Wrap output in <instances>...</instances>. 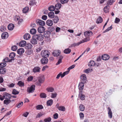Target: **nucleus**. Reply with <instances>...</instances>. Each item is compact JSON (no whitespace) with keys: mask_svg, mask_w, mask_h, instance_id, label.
Listing matches in <instances>:
<instances>
[{"mask_svg":"<svg viewBox=\"0 0 122 122\" xmlns=\"http://www.w3.org/2000/svg\"><path fill=\"white\" fill-rule=\"evenodd\" d=\"M50 53L47 50H43L41 52V55L42 57H47L49 56Z\"/></svg>","mask_w":122,"mask_h":122,"instance_id":"obj_1","label":"nucleus"},{"mask_svg":"<svg viewBox=\"0 0 122 122\" xmlns=\"http://www.w3.org/2000/svg\"><path fill=\"white\" fill-rule=\"evenodd\" d=\"M35 38L39 41H42L44 38V36L41 34L40 33L38 34L34 35Z\"/></svg>","mask_w":122,"mask_h":122,"instance_id":"obj_2","label":"nucleus"},{"mask_svg":"<svg viewBox=\"0 0 122 122\" xmlns=\"http://www.w3.org/2000/svg\"><path fill=\"white\" fill-rule=\"evenodd\" d=\"M35 85H32L29 88H28L27 90V92L29 93L33 92L35 90Z\"/></svg>","mask_w":122,"mask_h":122,"instance_id":"obj_3","label":"nucleus"},{"mask_svg":"<svg viewBox=\"0 0 122 122\" xmlns=\"http://www.w3.org/2000/svg\"><path fill=\"white\" fill-rule=\"evenodd\" d=\"M41 60V62L42 64H46L48 62V60L47 57H42Z\"/></svg>","mask_w":122,"mask_h":122,"instance_id":"obj_4","label":"nucleus"},{"mask_svg":"<svg viewBox=\"0 0 122 122\" xmlns=\"http://www.w3.org/2000/svg\"><path fill=\"white\" fill-rule=\"evenodd\" d=\"M36 22L37 24L41 26H44L45 24V23L44 21L39 19L36 20Z\"/></svg>","mask_w":122,"mask_h":122,"instance_id":"obj_5","label":"nucleus"},{"mask_svg":"<svg viewBox=\"0 0 122 122\" xmlns=\"http://www.w3.org/2000/svg\"><path fill=\"white\" fill-rule=\"evenodd\" d=\"M30 42L33 45H35L37 43V41L36 38H35V36L34 35L32 38L30 40Z\"/></svg>","mask_w":122,"mask_h":122,"instance_id":"obj_6","label":"nucleus"},{"mask_svg":"<svg viewBox=\"0 0 122 122\" xmlns=\"http://www.w3.org/2000/svg\"><path fill=\"white\" fill-rule=\"evenodd\" d=\"M81 80V82L85 83L86 81V76L85 75L83 74L80 77Z\"/></svg>","mask_w":122,"mask_h":122,"instance_id":"obj_7","label":"nucleus"},{"mask_svg":"<svg viewBox=\"0 0 122 122\" xmlns=\"http://www.w3.org/2000/svg\"><path fill=\"white\" fill-rule=\"evenodd\" d=\"M45 28L43 26H40L38 27V31L39 33H43L44 32Z\"/></svg>","mask_w":122,"mask_h":122,"instance_id":"obj_8","label":"nucleus"},{"mask_svg":"<svg viewBox=\"0 0 122 122\" xmlns=\"http://www.w3.org/2000/svg\"><path fill=\"white\" fill-rule=\"evenodd\" d=\"M85 83H83V82H81L79 84L78 86V88L81 92H82V90L84 88V84Z\"/></svg>","mask_w":122,"mask_h":122,"instance_id":"obj_9","label":"nucleus"},{"mask_svg":"<svg viewBox=\"0 0 122 122\" xmlns=\"http://www.w3.org/2000/svg\"><path fill=\"white\" fill-rule=\"evenodd\" d=\"M8 36V33L6 32H4L2 33L1 37L2 39H5L7 38Z\"/></svg>","mask_w":122,"mask_h":122,"instance_id":"obj_10","label":"nucleus"},{"mask_svg":"<svg viewBox=\"0 0 122 122\" xmlns=\"http://www.w3.org/2000/svg\"><path fill=\"white\" fill-rule=\"evenodd\" d=\"M45 80L44 76H41L38 77V80L39 82L41 83H43Z\"/></svg>","mask_w":122,"mask_h":122,"instance_id":"obj_11","label":"nucleus"},{"mask_svg":"<svg viewBox=\"0 0 122 122\" xmlns=\"http://www.w3.org/2000/svg\"><path fill=\"white\" fill-rule=\"evenodd\" d=\"M109 56L107 54L103 55L102 57V59L104 60H107L109 59Z\"/></svg>","mask_w":122,"mask_h":122,"instance_id":"obj_12","label":"nucleus"},{"mask_svg":"<svg viewBox=\"0 0 122 122\" xmlns=\"http://www.w3.org/2000/svg\"><path fill=\"white\" fill-rule=\"evenodd\" d=\"M115 0H108L105 4L106 5H111L115 1Z\"/></svg>","mask_w":122,"mask_h":122,"instance_id":"obj_13","label":"nucleus"},{"mask_svg":"<svg viewBox=\"0 0 122 122\" xmlns=\"http://www.w3.org/2000/svg\"><path fill=\"white\" fill-rule=\"evenodd\" d=\"M108 115L109 118H111L112 117V113L110 107H108Z\"/></svg>","mask_w":122,"mask_h":122,"instance_id":"obj_14","label":"nucleus"},{"mask_svg":"<svg viewBox=\"0 0 122 122\" xmlns=\"http://www.w3.org/2000/svg\"><path fill=\"white\" fill-rule=\"evenodd\" d=\"M50 33V32L49 31H46L44 32L43 35L45 38H47L49 36Z\"/></svg>","mask_w":122,"mask_h":122,"instance_id":"obj_15","label":"nucleus"},{"mask_svg":"<svg viewBox=\"0 0 122 122\" xmlns=\"http://www.w3.org/2000/svg\"><path fill=\"white\" fill-rule=\"evenodd\" d=\"M41 70L40 68L38 66H36L33 69V71L34 73H36V72H39Z\"/></svg>","mask_w":122,"mask_h":122,"instance_id":"obj_16","label":"nucleus"},{"mask_svg":"<svg viewBox=\"0 0 122 122\" xmlns=\"http://www.w3.org/2000/svg\"><path fill=\"white\" fill-rule=\"evenodd\" d=\"M60 53V50H58L53 52L52 53V54L55 56H59Z\"/></svg>","mask_w":122,"mask_h":122,"instance_id":"obj_17","label":"nucleus"},{"mask_svg":"<svg viewBox=\"0 0 122 122\" xmlns=\"http://www.w3.org/2000/svg\"><path fill=\"white\" fill-rule=\"evenodd\" d=\"M53 20L54 23H56L58 22L59 21V19L58 17L57 16H54Z\"/></svg>","mask_w":122,"mask_h":122,"instance_id":"obj_18","label":"nucleus"},{"mask_svg":"<svg viewBox=\"0 0 122 122\" xmlns=\"http://www.w3.org/2000/svg\"><path fill=\"white\" fill-rule=\"evenodd\" d=\"M107 5L104 7L103 9L105 13H107L109 12V10L110 7L109 6Z\"/></svg>","mask_w":122,"mask_h":122,"instance_id":"obj_19","label":"nucleus"},{"mask_svg":"<svg viewBox=\"0 0 122 122\" xmlns=\"http://www.w3.org/2000/svg\"><path fill=\"white\" fill-rule=\"evenodd\" d=\"M24 52V49L22 48L19 49L17 51V53L20 55H21Z\"/></svg>","mask_w":122,"mask_h":122,"instance_id":"obj_20","label":"nucleus"},{"mask_svg":"<svg viewBox=\"0 0 122 122\" xmlns=\"http://www.w3.org/2000/svg\"><path fill=\"white\" fill-rule=\"evenodd\" d=\"M92 32L90 30L86 31L84 33V35L86 36H89L92 35Z\"/></svg>","mask_w":122,"mask_h":122,"instance_id":"obj_21","label":"nucleus"},{"mask_svg":"<svg viewBox=\"0 0 122 122\" xmlns=\"http://www.w3.org/2000/svg\"><path fill=\"white\" fill-rule=\"evenodd\" d=\"M47 25L50 26H52L53 25V22L52 20H47L46 22Z\"/></svg>","mask_w":122,"mask_h":122,"instance_id":"obj_22","label":"nucleus"},{"mask_svg":"<svg viewBox=\"0 0 122 122\" xmlns=\"http://www.w3.org/2000/svg\"><path fill=\"white\" fill-rule=\"evenodd\" d=\"M14 27V25L13 24H10L8 26V29L9 30H12Z\"/></svg>","mask_w":122,"mask_h":122,"instance_id":"obj_23","label":"nucleus"},{"mask_svg":"<svg viewBox=\"0 0 122 122\" xmlns=\"http://www.w3.org/2000/svg\"><path fill=\"white\" fill-rule=\"evenodd\" d=\"M26 42L25 41H22L19 43V45L21 47H24L26 45Z\"/></svg>","mask_w":122,"mask_h":122,"instance_id":"obj_24","label":"nucleus"},{"mask_svg":"<svg viewBox=\"0 0 122 122\" xmlns=\"http://www.w3.org/2000/svg\"><path fill=\"white\" fill-rule=\"evenodd\" d=\"M62 5L60 3H57L56 4L55 6V9L57 10H58L61 7Z\"/></svg>","mask_w":122,"mask_h":122,"instance_id":"obj_25","label":"nucleus"},{"mask_svg":"<svg viewBox=\"0 0 122 122\" xmlns=\"http://www.w3.org/2000/svg\"><path fill=\"white\" fill-rule=\"evenodd\" d=\"M33 46L30 43H28L26 45L25 48L26 49H31L32 48Z\"/></svg>","mask_w":122,"mask_h":122,"instance_id":"obj_26","label":"nucleus"},{"mask_svg":"<svg viewBox=\"0 0 122 122\" xmlns=\"http://www.w3.org/2000/svg\"><path fill=\"white\" fill-rule=\"evenodd\" d=\"M6 69L5 68H0V73L2 74H5L6 72Z\"/></svg>","mask_w":122,"mask_h":122,"instance_id":"obj_27","label":"nucleus"},{"mask_svg":"<svg viewBox=\"0 0 122 122\" xmlns=\"http://www.w3.org/2000/svg\"><path fill=\"white\" fill-rule=\"evenodd\" d=\"M103 21V19L102 17L99 16L97 18L96 21V23L97 24L101 23Z\"/></svg>","mask_w":122,"mask_h":122,"instance_id":"obj_28","label":"nucleus"},{"mask_svg":"<svg viewBox=\"0 0 122 122\" xmlns=\"http://www.w3.org/2000/svg\"><path fill=\"white\" fill-rule=\"evenodd\" d=\"M4 94L6 96V97L5 98V99H10L12 96L11 95L7 92L4 93Z\"/></svg>","mask_w":122,"mask_h":122,"instance_id":"obj_29","label":"nucleus"},{"mask_svg":"<svg viewBox=\"0 0 122 122\" xmlns=\"http://www.w3.org/2000/svg\"><path fill=\"white\" fill-rule=\"evenodd\" d=\"M30 38V36L29 34L26 33L25 34L24 36V39L26 40H28Z\"/></svg>","mask_w":122,"mask_h":122,"instance_id":"obj_30","label":"nucleus"},{"mask_svg":"<svg viewBox=\"0 0 122 122\" xmlns=\"http://www.w3.org/2000/svg\"><path fill=\"white\" fill-rule=\"evenodd\" d=\"M48 15L49 17L51 18H53L55 16L54 13L52 11L50 12L49 13Z\"/></svg>","mask_w":122,"mask_h":122,"instance_id":"obj_31","label":"nucleus"},{"mask_svg":"<svg viewBox=\"0 0 122 122\" xmlns=\"http://www.w3.org/2000/svg\"><path fill=\"white\" fill-rule=\"evenodd\" d=\"M81 92L79 93V95H80V99L82 100H83L85 99V96L84 94H82L81 93Z\"/></svg>","mask_w":122,"mask_h":122,"instance_id":"obj_32","label":"nucleus"},{"mask_svg":"<svg viewBox=\"0 0 122 122\" xmlns=\"http://www.w3.org/2000/svg\"><path fill=\"white\" fill-rule=\"evenodd\" d=\"M63 58V56H61L60 57L59 59L58 62L56 63V65L59 64L61 63L62 62V60Z\"/></svg>","mask_w":122,"mask_h":122,"instance_id":"obj_33","label":"nucleus"},{"mask_svg":"<svg viewBox=\"0 0 122 122\" xmlns=\"http://www.w3.org/2000/svg\"><path fill=\"white\" fill-rule=\"evenodd\" d=\"M93 71L92 69L91 68H88L84 70V72L86 73H88L92 72Z\"/></svg>","mask_w":122,"mask_h":122,"instance_id":"obj_34","label":"nucleus"},{"mask_svg":"<svg viewBox=\"0 0 122 122\" xmlns=\"http://www.w3.org/2000/svg\"><path fill=\"white\" fill-rule=\"evenodd\" d=\"M79 108L81 111H83L85 110V107L83 104H80L79 105Z\"/></svg>","mask_w":122,"mask_h":122,"instance_id":"obj_35","label":"nucleus"},{"mask_svg":"<svg viewBox=\"0 0 122 122\" xmlns=\"http://www.w3.org/2000/svg\"><path fill=\"white\" fill-rule=\"evenodd\" d=\"M71 50L70 49L67 48L65 49L64 51V53L66 54H69L71 51Z\"/></svg>","mask_w":122,"mask_h":122,"instance_id":"obj_36","label":"nucleus"},{"mask_svg":"<svg viewBox=\"0 0 122 122\" xmlns=\"http://www.w3.org/2000/svg\"><path fill=\"white\" fill-rule=\"evenodd\" d=\"M53 100L51 99H50L48 100L46 102L48 106H51L53 104Z\"/></svg>","mask_w":122,"mask_h":122,"instance_id":"obj_37","label":"nucleus"},{"mask_svg":"<svg viewBox=\"0 0 122 122\" xmlns=\"http://www.w3.org/2000/svg\"><path fill=\"white\" fill-rule=\"evenodd\" d=\"M90 40V38L89 36H87L86 38H85L83 40L81 41V43H83L87 41Z\"/></svg>","mask_w":122,"mask_h":122,"instance_id":"obj_38","label":"nucleus"},{"mask_svg":"<svg viewBox=\"0 0 122 122\" xmlns=\"http://www.w3.org/2000/svg\"><path fill=\"white\" fill-rule=\"evenodd\" d=\"M95 65V62L93 61H91L89 62L88 65L89 66H94Z\"/></svg>","mask_w":122,"mask_h":122,"instance_id":"obj_39","label":"nucleus"},{"mask_svg":"<svg viewBox=\"0 0 122 122\" xmlns=\"http://www.w3.org/2000/svg\"><path fill=\"white\" fill-rule=\"evenodd\" d=\"M11 102V101L10 99L5 100L4 101V103L6 105L8 104Z\"/></svg>","mask_w":122,"mask_h":122,"instance_id":"obj_40","label":"nucleus"},{"mask_svg":"<svg viewBox=\"0 0 122 122\" xmlns=\"http://www.w3.org/2000/svg\"><path fill=\"white\" fill-rule=\"evenodd\" d=\"M40 96L41 98H45L46 97V94L44 93H41L40 95Z\"/></svg>","mask_w":122,"mask_h":122,"instance_id":"obj_41","label":"nucleus"},{"mask_svg":"<svg viewBox=\"0 0 122 122\" xmlns=\"http://www.w3.org/2000/svg\"><path fill=\"white\" fill-rule=\"evenodd\" d=\"M58 109L62 111H65L66 110L65 107L62 106H59V107L58 108Z\"/></svg>","mask_w":122,"mask_h":122,"instance_id":"obj_42","label":"nucleus"},{"mask_svg":"<svg viewBox=\"0 0 122 122\" xmlns=\"http://www.w3.org/2000/svg\"><path fill=\"white\" fill-rule=\"evenodd\" d=\"M55 7L53 5H51L48 8L49 10L50 11H53L55 10Z\"/></svg>","mask_w":122,"mask_h":122,"instance_id":"obj_43","label":"nucleus"},{"mask_svg":"<svg viewBox=\"0 0 122 122\" xmlns=\"http://www.w3.org/2000/svg\"><path fill=\"white\" fill-rule=\"evenodd\" d=\"M29 5L31 6H33L36 4L35 1L34 0H31L29 2Z\"/></svg>","mask_w":122,"mask_h":122,"instance_id":"obj_44","label":"nucleus"},{"mask_svg":"<svg viewBox=\"0 0 122 122\" xmlns=\"http://www.w3.org/2000/svg\"><path fill=\"white\" fill-rule=\"evenodd\" d=\"M17 85L20 86L22 87L24 86V83L22 81H20L18 82Z\"/></svg>","mask_w":122,"mask_h":122,"instance_id":"obj_45","label":"nucleus"},{"mask_svg":"<svg viewBox=\"0 0 122 122\" xmlns=\"http://www.w3.org/2000/svg\"><path fill=\"white\" fill-rule=\"evenodd\" d=\"M29 7H26L23 9V12L24 13H26L29 10Z\"/></svg>","mask_w":122,"mask_h":122,"instance_id":"obj_46","label":"nucleus"},{"mask_svg":"<svg viewBox=\"0 0 122 122\" xmlns=\"http://www.w3.org/2000/svg\"><path fill=\"white\" fill-rule=\"evenodd\" d=\"M36 32V30L34 28H32L30 30V33L32 34H35Z\"/></svg>","mask_w":122,"mask_h":122,"instance_id":"obj_47","label":"nucleus"},{"mask_svg":"<svg viewBox=\"0 0 122 122\" xmlns=\"http://www.w3.org/2000/svg\"><path fill=\"white\" fill-rule=\"evenodd\" d=\"M46 90L48 92H52L54 91V89L52 87H50L47 88Z\"/></svg>","mask_w":122,"mask_h":122,"instance_id":"obj_48","label":"nucleus"},{"mask_svg":"<svg viewBox=\"0 0 122 122\" xmlns=\"http://www.w3.org/2000/svg\"><path fill=\"white\" fill-rule=\"evenodd\" d=\"M33 51L32 50H29L27 51L26 53L27 55H30L33 53Z\"/></svg>","mask_w":122,"mask_h":122,"instance_id":"obj_49","label":"nucleus"},{"mask_svg":"<svg viewBox=\"0 0 122 122\" xmlns=\"http://www.w3.org/2000/svg\"><path fill=\"white\" fill-rule=\"evenodd\" d=\"M19 93V92L15 89H13L12 92V94L15 95Z\"/></svg>","mask_w":122,"mask_h":122,"instance_id":"obj_50","label":"nucleus"},{"mask_svg":"<svg viewBox=\"0 0 122 122\" xmlns=\"http://www.w3.org/2000/svg\"><path fill=\"white\" fill-rule=\"evenodd\" d=\"M15 56V53L14 52L11 53L9 55L10 57L11 58H13Z\"/></svg>","mask_w":122,"mask_h":122,"instance_id":"obj_51","label":"nucleus"},{"mask_svg":"<svg viewBox=\"0 0 122 122\" xmlns=\"http://www.w3.org/2000/svg\"><path fill=\"white\" fill-rule=\"evenodd\" d=\"M6 64L5 62L1 63L0 64V67L3 68L6 66Z\"/></svg>","mask_w":122,"mask_h":122,"instance_id":"obj_52","label":"nucleus"},{"mask_svg":"<svg viewBox=\"0 0 122 122\" xmlns=\"http://www.w3.org/2000/svg\"><path fill=\"white\" fill-rule=\"evenodd\" d=\"M11 50L13 51H16L17 49V47L16 46H13L11 48Z\"/></svg>","mask_w":122,"mask_h":122,"instance_id":"obj_53","label":"nucleus"},{"mask_svg":"<svg viewBox=\"0 0 122 122\" xmlns=\"http://www.w3.org/2000/svg\"><path fill=\"white\" fill-rule=\"evenodd\" d=\"M81 41H80L79 42H78L77 43H73L71 45L72 46L75 47L76 46H78L81 43Z\"/></svg>","mask_w":122,"mask_h":122,"instance_id":"obj_54","label":"nucleus"},{"mask_svg":"<svg viewBox=\"0 0 122 122\" xmlns=\"http://www.w3.org/2000/svg\"><path fill=\"white\" fill-rule=\"evenodd\" d=\"M112 25H111L108 28L106 29L104 31L103 33H104L106 32H107L109 30H111L112 29Z\"/></svg>","mask_w":122,"mask_h":122,"instance_id":"obj_55","label":"nucleus"},{"mask_svg":"<svg viewBox=\"0 0 122 122\" xmlns=\"http://www.w3.org/2000/svg\"><path fill=\"white\" fill-rule=\"evenodd\" d=\"M51 120V117H49L47 118H45L44 119V121L45 122H50Z\"/></svg>","mask_w":122,"mask_h":122,"instance_id":"obj_56","label":"nucleus"},{"mask_svg":"<svg viewBox=\"0 0 122 122\" xmlns=\"http://www.w3.org/2000/svg\"><path fill=\"white\" fill-rule=\"evenodd\" d=\"M55 30V28L54 27L52 26L49 27L48 28V30H49V31L50 32L53 31Z\"/></svg>","mask_w":122,"mask_h":122,"instance_id":"obj_57","label":"nucleus"},{"mask_svg":"<svg viewBox=\"0 0 122 122\" xmlns=\"http://www.w3.org/2000/svg\"><path fill=\"white\" fill-rule=\"evenodd\" d=\"M36 108L37 110H40L41 109H42L43 108V107L41 105H37L36 107Z\"/></svg>","mask_w":122,"mask_h":122,"instance_id":"obj_58","label":"nucleus"},{"mask_svg":"<svg viewBox=\"0 0 122 122\" xmlns=\"http://www.w3.org/2000/svg\"><path fill=\"white\" fill-rule=\"evenodd\" d=\"M68 1L69 0H61L60 1L62 4H63L67 3Z\"/></svg>","mask_w":122,"mask_h":122,"instance_id":"obj_59","label":"nucleus"},{"mask_svg":"<svg viewBox=\"0 0 122 122\" xmlns=\"http://www.w3.org/2000/svg\"><path fill=\"white\" fill-rule=\"evenodd\" d=\"M6 30V27L4 26H2L0 29V30L1 32H3L4 31H5Z\"/></svg>","mask_w":122,"mask_h":122,"instance_id":"obj_60","label":"nucleus"},{"mask_svg":"<svg viewBox=\"0 0 122 122\" xmlns=\"http://www.w3.org/2000/svg\"><path fill=\"white\" fill-rule=\"evenodd\" d=\"M120 21V20L119 18L117 17H116L115 19L114 22L115 23H116L118 24Z\"/></svg>","mask_w":122,"mask_h":122,"instance_id":"obj_61","label":"nucleus"},{"mask_svg":"<svg viewBox=\"0 0 122 122\" xmlns=\"http://www.w3.org/2000/svg\"><path fill=\"white\" fill-rule=\"evenodd\" d=\"M23 103L22 102L19 103L17 106V107L18 108H20L23 105Z\"/></svg>","mask_w":122,"mask_h":122,"instance_id":"obj_62","label":"nucleus"},{"mask_svg":"<svg viewBox=\"0 0 122 122\" xmlns=\"http://www.w3.org/2000/svg\"><path fill=\"white\" fill-rule=\"evenodd\" d=\"M51 97L52 98H55L56 97L57 95V94L56 93H51Z\"/></svg>","mask_w":122,"mask_h":122,"instance_id":"obj_63","label":"nucleus"},{"mask_svg":"<svg viewBox=\"0 0 122 122\" xmlns=\"http://www.w3.org/2000/svg\"><path fill=\"white\" fill-rule=\"evenodd\" d=\"M75 65H72L70 66L67 69V70L70 71L71 69L75 67Z\"/></svg>","mask_w":122,"mask_h":122,"instance_id":"obj_64","label":"nucleus"}]
</instances>
